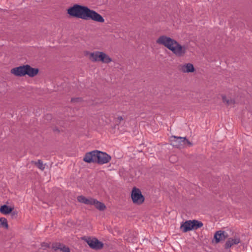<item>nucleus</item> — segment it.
<instances>
[{"mask_svg":"<svg viewBox=\"0 0 252 252\" xmlns=\"http://www.w3.org/2000/svg\"><path fill=\"white\" fill-rule=\"evenodd\" d=\"M53 130L55 132H60V130L57 128V127H55L54 129H53Z\"/></svg>","mask_w":252,"mask_h":252,"instance_id":"nucleus-31","label":"nucleus"},{"mask_svg":"<svg viewBox=\"0 0 252 252\" xmlns=\"http://www.w3.org/2000/svg\"><path fill=\"white\" fill-rule=\"evenodd\" d=\"M47 117L48 118H51V115L50 114H48V115H47Z\"/></svg>","mask_w":252,"mask_h":252,"instance_id":"nucleus-32","label":"nucleus"},{"mask_svg":"<svg viewBox=\"0 0 252 252\" xmlns=\"http://www.w3.org/2000/svg\"><path fill=\"white\" fill-rule=\"evenodd\" d=\"M86 242L90 248L94 250H100L103 246V244L96 238H89Z\"/></svg>","mask_w":252,"mask_h":252,"instance_id":"nucleus-8","label":"nucleus"},{"mask_svg":"<svg viewBox=\"0 0 252 252\" xmlns=\"http://www.w3.org/2000/svg\"><path fill=\"white\" fill-rule=\"evenodd\" d=\"M187 47L179 44L176 40L170 51L177 57H183L187 52Z\"/></svg>","mask_w":252,"mask_h":252,"instance_id":"nucleus-5","label":"nucleus"},{"mask_svg":"<svg viewBox=\"0 0 252 252\" xmlns=\"http://www.w3.org/2000/svg\"><path fill=\"white\" fill-rule=\"evenodd\" d=\"M41 246L42 247H45V248H49L50 245H49V244L47 243H42L41 244Z\"/></svg>","mask_w":252,"mask_h":252,"instance_id":"nucleus-30","label":"nucleus"},{"mask_svg":"<svg viewBox=\"0 0 252 252\" xmlns=\"http://www.w3.org/2000/svg\"><path fill=\"white\" fill-rule=\"evenodd\" d=\"M11 216L13 218H16L17 217V212L16 211H12L10 213Z\"/></svg>","mask_w":252,"mask_h":252,"instance_id":"nucleus-29","label":"nucleus"},{"mask_svg":"<svg viewBox=\"0 0 252 252\" xmlns=\"http://www.w3.org/2000/svg\"><path fill=\"white\" fill-rule=\"evenodd\" d=\"M228 236V234L224 231H217L214 234V238L216 243H218L221 240H224Z\"/></svg>","mask_w":252,"mask_h":252,"instance_id":"nucleus-10","label":"nucleus"},{"mask_svg":"<svg viewBox=\"0 0 252 252\" xmlns=\"http://www.w3.org/2000/svg\"><path fill=\"white\" fill-rule=\"evenodd\" d=\"M171 144L173 147L178 148H182L185 146H192V143L186 137L172 136L171 137Z\"/></svg>","mask_w":252,"mask_h":252,"instance_id":"nucleus-2","label":"nucleus"},{"mask_svg":"<svg viewBox=\"0 0 252 252\" xmlns=\"http://www.w3.org/2000/svg\"><path fill=\"white\" fill-rule=\"evenodd\" d=\"M111 159V157L106 153L98 151L97 163L99 164H103L109 162Z\"/></svg>","mask_w":252,"mask_h":252,"instance_id":"nucleus-7","label":"nucleus"},{"mask_svg":"<svg viewBox=\"0 0 252 252\" xmlns=\"http://www.w3.org/2000/svg\"><path fill=\"white\" fill-rule=\"evenodd\" d=\"M26 66L27 64L13 68L11 70V73L16 76L21 77L25 76Z\"/></svg>","mask_w":252,"mask_h":252,"instance_id":"nucleus-9","label":"nucleus"},{"mask_svg":"<svg viewBox=\"0 0 252 252\" xmlns=\"http://www.w3.org/2000/svg\"><path fill=\"white\" fill-rule=\"evenodd\" d=\"M67 13L73 17L83 20H92L94 21L103 23L104 19L99 13L90 9L86 6L75 4L67 9Z\"/></svg>","mask_w":252,"mask_h":252,"instance_id":"nucleus-1","label":"nucleus"},{"mask_svg":"<svg viewBox=\"0 0 252 252\" xmlns=\"http://www.w3.org/2000/svg\"><path fill=\"white\" fill-rule=\"evenodd\" d=\"M191 220L183 222L180 226V229L183 232L186 233L193 230Z\"/></svg>","mask_w":252,"mask_h":252,"instance_id":"nucleus-11","label":"nucleus"},{"mask_svg":"<svg viewBox=\"0 0 252 252\" xmlns=\"http://www.w3.org/2000/svg\"><path fill=\"white\" fill-rule=\"evenodd\" d=\"M97 153L98 150L87 153L83 158V160L87 163H97Z\"/></svg>","mask_w":252,"mask_h":252,"instance_id":"nucleus-6","label":"nucleus"},{"mask_svg":"<svg viewBox=\"0 0 252 252\" xmlns=\"http://www.w3.org/2000/svg\"><path fill=\"white\" fill-rule=\"evenodd\" d=\"M131 197L133 203L137 205L142 204L145 200V197L142 195L140 189L136 187H134L132 189Z\"/></svg>","mask_w":252,"mask_h":252,"instance_id":"nucleus-3","label":"nucleus"},{"mask_svg":"<svg viewBox=\"0 0 252 252\" xmlns=\"http://www.w3.org/2000/svg\"><path fill=\"white\" fill-rule=\"evenodd\" d=\"M61 246H62V244L60 243H54L52 244V248L55 251H56L58 250H60Z\"/></svg>","mask_w":252,"mask_h":252,"instance_id":"nucleus-23","label":"nucleus"},{"mask_svg":"<svg viewBox=\"0 0 252 252\" xmlns=\"http://www.w3.org/2000/svg\"><path fill=\"white\" fill-rule=\"evenodd\" d=\"M87 198L83 195H80L77 197V200L78 202L84 204Z\"/></svg>","mask_w":252,"mask_h":252,"instance_id":"nucleus-25","label":"nucleus"},{"mask_svg":"<svg viewBox=\"0 0 252 252\" xmlns=\"http://www.w3.org/2000/svg\"><path fill=\"white\" fill-rule=\"evenodd\" d=\"M8 226L7 220L4 218H0V227L7 228Z\"/></svg>","mask_w":252,"mask_h":252,"instance_id":"nucleus-22","label":"nucleus"},{"mask_svg":"<svg viewBox=\"0 0 252 252\" xmlns=\"http://www.w3.org/2000/svg\"><path fill=\"white\" fill-rule=\"evenodd\" d=\"M82 100V99L80 97L72 98L71 99V102H80Z\"/></svg>","mask_w":252,"mask_h":252,"instance_id":"nucleus-28","label":"nucleus"},{"mask_svg":"<svg viewBox=\"0 0 252 252\" xmlns=\"http://www.w3.org/2000/svg\"><path fill=\"white\" fill-rule=\"evenodd\" d=\"M94 199H95L93 198L92 197L87 198L86 200V202H85L84 204L86 205H93V204H94Z\"/></svg>","mask_w":252,"mask_h":252,"instance_id":"nucleus-24","label":"nucleus"},{"mask_svg":"<svg viewBox=\"0 0 252 252\" xmlns=\"http://www.w3.org/2000/svg\"><path fill=\"white\" fill-rule=\"evenodd\" d=\"M176 40L166 35L160 36L156 41L158 44L162 45L169 50H171Z\"/></svg>","mask_w":252,"mask_h":252,"instance_id":"nucleus-4","label":"nucleus"},{"mask_svg":"<svg viewBox=\"0 0 252 252\" xmlns=\"http://www.w3.org/2000/svg\"><path fill=\"white\" fill-rule=\"evenodd\" d=\"M39 72L38 68H32L30 65L27 64L26 75H27L31 77L36 75Z\"/></svg>","mask_w":252,"mask_h":252,"instance_id":"nucleus-13","label":"nucleus"},{"mask_svg":"<svg viewBox=\"0 0 252 252\" xmlns=\"http://www.w3.org/2000/svg\"><path fill=\"white\" fill-rule=\"evenodd\" d=\"M93 205H94L97 209L101 211H104L106 208V206L104 203L98 201L96 199H94V203Z\"/></svg>","mask_w":252,"mask_h":252,"instance_id":"nucleus-18","label":"nucleus"},{"mask_svg":"<svg viewBox=\"0 0 252 252\" xmlns=\"http://www.w3.org/2000/svg\"><path fill=\"white\" fill-rule=\"evenodd\" d=\"M100 61L103 63H109L112 61V59L106 54L102 52L100 54Z\"/></svg>","mask_w":252,"mask_h":252,"instance_id":"nucleus-16","label":"nucleus"},{"mask_svg":"<svg viewBox=\"0 0 252 252\" xmlns=\"http://www.w3.org/2000/svg\"><path fill=\"white\" fill-rule=\"evenodd\" d=\"M240 242V240L238 238H230L226 242L225 244V249H228L230 248L232 246L237 245Z\"/></svg>","mask_w":252,"mask_h":252,"instance_id":"nucleus-14","label":"nucleus"},{"mask_svg":"<svg viewBox=\"0 0 252 252\" xmlns=\"http://www.w3.org/2000/svg\"><path fill=\"white\" fill-rule=\"evenodd\" d=\"M102 52H87L86 55H89V59L93 62L100 61V54Z\"/></svg>","mask_w":252,"mask_h":252,"instance_id":"nucleus-12","label":"nucleus"},{"mask_svg":"<svg viewBox=\"0 0 252 252\" xmlns=\"http://www.w3.org/2000/svg\"><path fill=\"white\" fill-rule=\"evenodd\" d=\"M13 208L6 205H3L0 208V213L4 215L10 214Z\"/></svg>","mask_w":252,"mask_h":252,"instance_id":"nucleus-17","label":"nucleus"},{"mask_svg":"<svg viewBox=\"0 0 252 252\" xmlns=\"http://www.w3.org/2000/svg\"><path fill=\"white\" fill-rule=\"evenodd\" d=\"M60 250L63 252H70L69 248L63 244H62Z\"/></svg>","mask_w":252,"mask_h":252,"instance_id":"nucleus-26","label":"nucleus"},{"mask_svg":"<svg viewBox=\"0 0 252 252\" xmlns=\"http://www.w3.org/2000/svg\"><path fill=\"white\" fill-rule=\"evenodd\" d=\"M123 118L122 116H119L115 120L116 125L115 127H116V126H118L120 124L121 122L123 120Z\"/></svg>","mask_w":252,"mask_h":252,"instance_id":"nucleus-27","label":"nucleus"},{"mask_svg":"<svg viewBox=\"0 0 252 252\" xmlns=\"http://www.w3.org/2000/svg\"><path fill=\"white\" fill-rule=\"evenodd\" d=\"M222 99L223 103H225L228 106H233L235 103L234 99L227 98L226 96L222 95Z\"/></svg>","mask_w":252,"mask_h":252,"instance_id":"nucleus-19","label":"nucleus"},{"mask_svg":"<svg viewBox=\"0 0 252 252\" xmlns=\"http://www.w3.org/2000/svg\"><path fill=\"white\" fill-rule=\"evenodd\" d=\"M193 230H196L203 226V223L196 220H191Z\"/></svg>","mask_w":252,"mask_h":252,"instance_id":"nucleus-20","label":"nucleus"},{"mask_svg":"<svg viewBox=\"0 0 252 252\" xmlns=\"http://www.w3.org/2000/svg\"><path fill=\"white\" fill-rule=\"evenodd\" d=\"M31 163L34 164L38 168L42 171L44 170L45 169V166L43 164L42 161L40 159H38L37 161H32Z\"/></svg>","mask_w":252,"mask_h":252,"instance_id":"nucleus-21","label":"nucleus"},{"mask_svg":"<svg viewBox=\"0 0 252 252\" xmlns=\"http://www.w3.org/2000/svg\"><path fill=\"white\" fill-rule=\"evenodd\" d=\"M181 71L184 73L193 72L194 68L192 63H188L183 65L181 68Z\"/></svg>","mask_w":252,"mask_h":252,"instance_id":"nucleus-15","label":"nucleus"}]
</instances>
